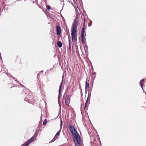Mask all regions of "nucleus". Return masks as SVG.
Returning a JSON list of instances; mask_svg holds the SVG:
<instances>
[{
  "mask_svg": "<svg viewBox=\"0 0 146 146\" xmlns=\"http://www.w3.org/2000/svg\"><path fill=\"white\" fill-rule=\"evenodd\" d=\"M36 135L35 134L30 139H29L27 142H25L21 146H28L29 145L33 142V141L36 139Z\"/></svg>",
  "mask_w": 146,
  "mask_h": 146,
  "instance_id": "20e7f679",
  "label": "nucleus"
},
{
  "mask_svg": "<svg viewBox=\"0 0 146 146\" xmlns=\"http://www.w3.org/2000/svg\"><path fill=\"white\" fill-rule=\"evenodd\" d=\"M47 122V119H45L44 120V121H43V125H45L46 124Z\"/></svg>",
  "mask_w": 146,
  "mask_h": 146,
  "instance_id": "2eb2a0df",
  "label": "nucleus"
},
{
  "mask_svg": "<svg viewBox=\"0 0 146 146\" xmlns=\"http://www.w3.org/2000/svg\"><path fill=\"white\" fill-rule=\"evenodd\" d=\"M88 98H87V100H86V102H87V103H88Z\"/></svg>",
  "mask_w": 146,
  "mask_h": 146,
  "instance_id": "6ab92c4d",
  "label": "nucleus"
},
{
  "mask_svg": "<svg viewBox=\"0 0 146 146\" xmlns=\"http://www.w3.org/2000/svg\"><path fill=\"white\" fill-rule=\"evenodd\" d=\"M46 8L49 11L51 9L50 6L49 5L47 6L46 7Z\"/></svg>",
  "mask_w": 146,
  "mask_h": 146,
  "instance_id": "dca6fc26",
  "label": "nucleus"
},
{
  "mask_svg": "<svg viewBox=\"0 0 146 146\" xmlns=\"http://www.w3.org/2000/svg\"><path fill=\"white\" fill-rule=\"evenodd\" d=\"M21 63V61H20V62H19V63Z\"/></svg>",
  "mask_w": 146,
  "mask_h": 146,
  "instance_id": "aec40b11",
  "label": "nucleus"
},
{
  "mask_svg": "<svg viewBox=\"0 0 146 146\" xmlns=\"http://www.w3.org/2000/svg\"><path fill=\"white\" fill-rule=\"evenodd\" d=\"M74 1L75 0H73Z\"/></svg>",
  "mask_w": 146,
  "mask_h": 146,
  "instance_id": "412c9836",
  "label": "nucleus"
},
{
  "mask_svg": "<svg viewBox=\"0 0 146 146\" xmlns=\"http://www.w3.org/2000/svg\"><path fill=\"white\" fill-rule=\"evenodd\" d=\"M89 88V81L88 80H86V86L85 89L86 90H87V89L88 90Z\"/></svg>",
  "mask_w": 146,
  "mask_h": 146,
  "instance_id": "6e6552de",
  "label": "nucleus"
},
{
  "mask_svg": "<svg viewBox=\"0 0 146 146\" xmlns=\"http://www.w3.org/2000/svg\"><path fill=\"white\" fill-rule=\"evenodd\" d=\"M69 129L72 135L78 133L77 131L73 125H71L70 126Z\"/></svg>",
  "mask_w": 146,
  "mask_h": 146,
  "instance_id": "39448f33",
  "label": "nucleus"
},
{
  "mask_svg": "<svg viewBox=\"0 0 146 146\" xmlns=\"http://www.w3.org/2000/svg\"><path fill=\"white\" fill-rule=\"evenodd\" d=\"M74 141L76 146H82V142L80 137L78 133L73 135Z\"/></svg>",
  "mask_w": 146,
  "mask_h": 146,
  "instance_id": "f03ea898",
  "label": "nucleus"
},
{
  "mask_svg": "<svg viewBox=\"0 0 146 146\" xmlns=\"http://www.w3.org/2000/svg\"><path fill=\"white\" fill-rule=\"evenodd\" d=\"M62 82L60 84V86L59 90V94H60V91H61V87H62Z\"/></svg>",
  "mask_w": 146,
  "mask_h": 146,
  "instance_id": "4468645a",
  "label": "nucleus"
},
{
  "mask_svg": "<svg viewBox=\"0 0 146 146\" xmlns=\"http://www.w3.org/2000/svg\"><path fill=\"white\" fill-rule=\"evenodd\" d=\"M65 102L66 105H68L70 102V98L69 97H68L65 99Z\"/></svg>",
  "mask_w": 146,
  "mask_h": 146,
  "instance_id": "9d476101",
  "label": "nucleus"
},
{
  "mask_svg": "<svg viewBox=\"0 0 146 146\" xmlns=\"http://www.w3.org/2000/svg\"><path fill=\"white\" fill-rule=\"evenodd\" d=\"M81 35V38H82V43H84V41L86 40V38L84 36V35Z\"/></svg>",
  "mask_w": 146,
  "mask_h": 146,
  "instance_id": "9b49d317",
  "label": "nucleus"
},
{
  "mask_svg": "<svg viewBox=\"0 0 146 146\" xmlns=\"http://www.w3.org/2000/svg\"><path fill=\"white\" fill-rule=\"evenodd\" d=\"M144 80L143 79H142L140 82V85L141 86V87L142 88V89L143 88V84L144 83Z\"/></svg>",
  "mask_w": 146,
  "mask_h": 146,
  "instance_id": "f8f14e48",
  "label": "nucleus"
},
{
  "mask_svg": "<svg viewBox=\"0 0 146 146\" xmlns=\"http://www.w3.org/2000/svg\"><path fill=\"white\" fill-rule=\"evenodd\" d=\"M25 100L27 101L28 102H32L34 101L33 95L32 93L30 92L27 93V96H26Z\"/></svg>",
  "mask_w": 146,
  "mask_h": 146,
  "instance_id": "7ed1b4c3",
  "label": "nucleus"
},
{
  "mask_svg": "<svg viewBox=\"0 0 146 146\" xmlns=\"http://www.w3.org/2000/svg\"><path fill=\"white\" fill-rule=\"evenodd\" d=\"M87 102H86V103L85 104V107H84V109H85L86 108V107L87 106Z\"/></svg>",
  "mask_w": 146,
  "mask_h": 146,
  "instance_id": "a211bd4d",
  "label": "nucleus"
},
{
  "mask_svg": "<svg viewBox=\"0 0 146 146\" xmlns=\"http://www.w3.org/2000/svg\"><path fill=\"white\" fill-rule=\"evenodd\" d=\"M70 39H69V48L70 50V49H71V45H70Z\"/></svg>",
  "mask_w": 146,
  "mask_h": 146,
  "instance_id": "f3484780",
  "label": "nucleus"
},
{
  "mask_svg": "<svg viewBox=\"0 0 146 146\" xmlns=\"http://www.w3.org/2000/svg\"><path fill=\"white\" fill-rule=\"evenodd\" d=\"M60 131H58L56 133L55 135L54 136V138L53 139L51 140V141H50L49 143H50L52 142H54V141H55L56 139H57L58 136L60 134Z\"/></svg>",
  "mask_w": 146,
  "mask_h": 146,
  "instance_id": "0eeeda50",
  "label": "nucleus"
},
{
  "mask_svg": "<svg viewBox=\"0 0 146 146\" xmlns=\"http://www.w3.org/2000/svg\"><path fill=\"white\" fill-rule=\"evenodd\" d=\"M57 44L59 47H61L62 46V43L60 41H58Z\"/></svg>",
  "mask_w": 146,
  "mask_h": 146,
  "instance_id": "ddd939ff",
  "label": "nucleus"
},
{
  "mask_svg": "<svg viewBox=\"0 0 146 146\" xmlns=\"http://www.w3.org/2000/svg\"><path fill=\"white\" fill-rule=\"evenodd\" d=\"M86 29V27L85 28V24L84 23L83 27L82 29L81 35H84L85 30Z\"/></svg>",
  "mask_w": 146,
  "mask_h": 146,
  "instance_id": "1a4fd4ad",
  "label": "nucleus"
},
{
  "mask_svg": "<svg viewBox=\"0 0 146 146\" xmlns=\"http://www.w3.org/2000/svg\"><path fill=\"white\" fill-rule=\"evenodd\" d=\"M56 31L57 34L58 35H60L61 33V28L60 26L58 25L56 26Z\"/></svg>",
  "mask_w": 146,
  "mask_h": 146,
  "instance_id": "423d86ee",
  "label": "nucleus"
},
{
  "mask_svg": "<svg viewBox=\"0 0 146 146\" xmlns=\"http://www.w3.org/2000/svg\"><path fill=\"white\" fill-rule=\"evenodd\" d=\"M79 18L77 17L74 19L72 24L71 31L72 39L76 40L77 38V25L79 24Z\"/></svg>",
  "mask_w": 146,
  "mask_h": 146,
  "instance_id": "f257e3e1",
  "label": "nucleus"
}]
</instances>
